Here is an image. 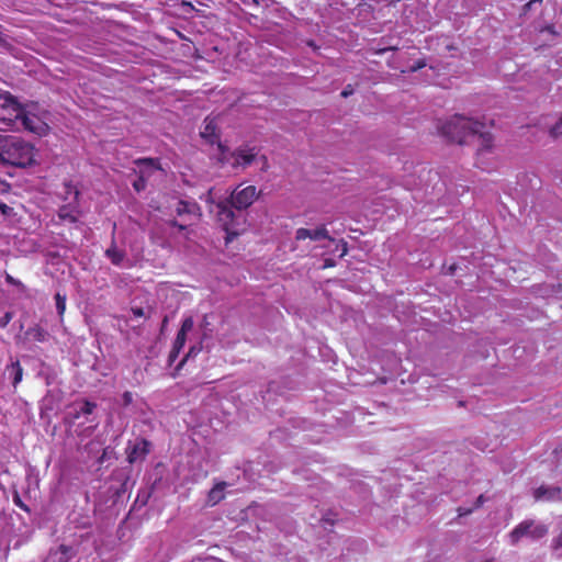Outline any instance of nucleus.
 Wrapping results in <instances>:
<instances>
[{
	"label": "nucleus",
	"instance_id": "obj_1",
	"mask_svg": "<svg viewBox=\"0 0 562 562\" xmlns=\"http://www.w3.org/2000/svg\"><path fill=\"white\" fill-rule=\"evenodd\" d=\"M484 124L472 121L465 116L454 115L440 127V134L451 143L464 144L472 139L476 144V166L482 170H488L485 156L492 154L493 135L484 131Z\"/></svg>",
	"mask_w": 562,
	"mask_h": 562
},
{
	"label": "nucleus",
	"instance_id": "obj_2",
	"mask_svg": "<svg viewBox=\"0 0 562 562\" xmlns=\"http://www.w3.org/2000/svg\"><path fill=\"white\" fill-rule=\"evenodd\" d=\"M0 162L25 168L35 162L34 146L15 135H0Z\"/></svg>",
	"mask_w": 562,
	"mask_h": 562
},
{
	"label": "nucleus",
	"instance_id": "obj_3",
	"mask_svg": "<svg viewBox=\"0 0 562 562\" xmlns=\"http://www.w3.org/2000/svg\"><path fill=\"white\" fill-rule=\"evenodd\" d=\"M217 220L226 233L225 241L231 243L243 231L245 217L241 212H237L228 200L221 201L216 205Z\"/></svg>",
	"mask_w": 562,
	"mask_h": 562
},
{
	"label": "nucleus",
	"instance_id": "obj_4",
	"mask_svg": "<svg viewBox=\"0 0 562 562\" xmlns=\"http://www.w3.org/2000/svg\"><path fill=\"white\" fill-rule=\"evenodd\" d=\"M548 533V527L542 524H536L532 519H526L518 524L509 533L512 544L528 536L533 540L541 539Z\"/></svg>",
	"mask_w": 562,
	"mask_h": 562
},
{
	"label": "nucleus",
	"instance_id": "obj_5",
	"mask_svg": "<svg viewBox=\"0 0 562 562\" xmlns=\"http://www.w3.org/2000/svg\"><path fill=\"white\" fill-rule=\"evenodd\" d=\"M258 198L255 186H248L243 189L237 187L227 199L237 212L247 210Z\"/></svg>",
	"mask_w": 562,
	"mask_h": 562
},
{
	"label": "nucleus",
	"instance_id": "obj_6",
	"mask_svg": "<svg viewBox=\"0 0 562 562\" xmlns=\"http://www.w3.org/2000/svg\"><path fill=\"white\" fill-rule=\"evenodd\" d=\"M231 156L233 158V161L231 162V166L233 168L246 169L250 165H252L255 162V160L257 159L258 150L256 147H249V146L245 145V146H239V147L235 148L231 153Z\"/></svg>",
	"mask_w": 562,
	"mask_h": 562
},
{
	"label": "nucleus",
	"instance_id": "obj_7",
	"mask_svg": "<svg viewBox=\"0 0 562 562\" xmlns=\"http://www.w3.org/2000/svg\"><path fill=\"white\" fill-rule=\"evenodd\" d=\"M14 117L21 122L24 130L34 134L42 135L47 128V125L37 115L26 112L24 108L14 114Z\"/></svg>",
	"mask_w": 562,
	"mask_h": 562
},
{
	"label": "nucleus",
	"instance_id": "obj_8",
	"mask_svg": "<svg viewBox=\"0 0 562 562\" xmlns=\"http://www.w3.org/2000/svg\"><path fill=\"white\" fill-rule=\"evenodd\" d=\"M151 443L145 438L138 439L133 446H128L126 449L127 461L133 464L138 460H144L150 452Z\"/></svg>",
	"mask_w": 562,
	"mask_h": 562
},
{
	"label": "nucleus",
	"instance_id": "obj_9",
	"mask_svg": "<svg viewBox=\"0 0 562 562\" xmlns=\"http://www.w3.org/2000/svg\"><path fill=\"white\" fill-rule=\"evenodd\" d=\"M307 238L312 240L328 239L329 241H335V239L328 234V231L325 225H321L315 229H307L303 227L296 229V240H305Z\"/></svg>",
	"mask_w": 562,
	"mask_h": 562
},
{
	"label": "nucleus",
	"instance_id": "obj_10",
	"mask_svg": "<svg viewBox=\"0 0 562 562\" xmlns=\"http://www.w3.org/2000/svg\"><path fill=\"white\" fill-rule=\"evenodd\" d=\"M80 207L79 203L68 202L61 206H59L57 211V216L63 223L76 224L79 221L80 216Z\"/></svg>",
	"mask_w": 562,
	"mask_h": 562
},
{
	"label": "nucleus",
	"instance_id": "obj_11",
	"mask_svg": "<svg viewBox=\"0 0 562 562\" xmlns=\"http://www.w3.org/2000/svg\"><path fill=\"white\" fill-rule=\"evenodd\" d=\"M200 135L210 145H215L221 142L218 126L214 117L207 116L204 120V125Z\"/></svg>",
	"mask_w": 562,
	"mask_h": 562
},
{
	"label": "nucleus",
	"instance_id": "obj_12",
	"mask_svg": "<svg viewBox=\"0 0 562 562\" xmlns=\"http://www.w3.org/2000/svg\"><path fill=\"white\" fill-rule=\"evenodd\" d=\"M201 209L196 202H189L184 200H180L176 207V214L178 216L183 215H196L201 216Z\"/></svg>",
	"mask_w": 562,
	"mask_h": 562
},
{
	"label": "nucleus",
	"instance_id": "obj_13",
	"mask_svg": "<svg viewBox=\"0 0 562 562\" xmlns=\"http://www.w3.org/2000/svg\"><path fill=\"white\" fill-rule=\"evenodd\" d=\"M105 257L110 259L112 265L121 266L125 259V252L116 247L114 238L112 239L111 246L105 250Z\"/></svg>",
	"mask_w": 562,
	"mask_h": 562
},
{
	"label": "nucleus",
	"instance_id": "obj_14",
	"mask_svg": "<svg viewBox=\"0 0 562 562\" xmlns=\"http://www.w3.org/2000/svg\"><path fill=\"white\" fill-rule=\"evenodd\" d=\"M561 490L559 487L540 486L535 490L533 496L536 501L559 498Z\"/></svg>",
	"mask_w": 562,
	"mask_h": 562
},
{
	"label": "nucleus",
	"instance_id": "obj_15",
	"mask_svg": "<svg viewBox=\"0 0 562 562\" xmlns=\"http://www.w3.org/2000/svg\"><path fill=\"white\" fill-rule=\"evenodd\" d=\"M0 100L2 101V108L11 109L14 112V114H16L19 111L21 112V110L24 108L18 101L16 97L11 94L10 92H4L0 94Z\"/></svg>",
	"mask_w": 562,
	"mask_h": 562
},
{
	"label": "nucleus",
	"instance_id": "obj_16",
	"mask_svg": "<svg viewBox=\"0 0 562 562\" xmlns=\"http://www.w3.org/2000/svg\"><path fill=\"white\" fill-rule=\"evenodd\" d=\"M225 487H226L225 482H220V483L215 484L214 487L211 488V491L207 494V502L211 505H216L217 503H220L225 497V495H224Z\"/></svg>",
	"mask_w": 562,
	"mask_h": 562
},
{
	"label": "nucleus",
	"instance_id": "obj_17",
	"mask_svg": "<svg viewBox=\"0 0 562 562\" xmlns=\"http://www.w3.org/2000/svg\"><path fill=\"white\" fill-rule=\"evenodd\" d=\"M80 192L71 181L64 182V200L68 202L79 203Z\"/></svg>",
	"mask_w": 562,
	"mask_h": 562
},
{
	"label": "nucleus",
	"instance_id": "obj_18",
	"mask_svg": "<svg viewBox=\"0 0 562 562\" xmlns=\"http://www.w3.org/2000/svg\"><path fill=\"white\" fill-rule=\"evenodd\" d=\"M7 371L10 372V374L13 376L12 384L14 387L22 381L23 378V368L19 360L12 362L10 366L7 367Z\"/></svg>",
	"mask_w": 562,
	"mask_h": 562
},
{
	"label": "nucleus",
	"instance_id": "obj_19",
	"mask_svg": "<svg viewBox=\"0 0 562 562\" xmlns=\"http://www.w3.org/2000/svg\"><path fill=\"white\" fill-rule=\"evenodd\" d=\"M26 336L31 337L34 341L44 342L47 339L48 333L42 326L35 325L26 330Z\"/></svg>",
	"mask_w": 562,
	"mask_h": 562
},
{
	"label": "nucleus",
	"instance_id": "obj_20",
	"mask_svg": "<svg viewBox=\"0 0 562 562\" xmlns=\"http://www.w3.org/2000/svg\"><path fill=\"white\" fill-rule=\"evenodd\" d=\"M215 145L217 146V149H218V157H217L218 164L231 165V162L233 161V158L231 156L232 151L228 149V147L226 145H224L222 142H220Z\"/></svg>",
	"mask_w": 562,
	"mask_h": 562
},
{
	"label": "nucleus",
	"instance_id": "obj_21",
	"mask_svg": "<svg viewBox=\"0 0 562 562\" xmlns=\"http://www.w3.org/2000/svg\"><path fill=\"white\" fill-rule=\"evenodd\" d=\"M135 165L138 167H146L150 171L160 169V166L158 164L157 159L154 158H138L134 161Z\"/></svg>",
	"mask_w": 562,
	"mask_h": 562
},
{
	"label": "nucleus",
	"instance_id": "obj_22",
	"mask_svg": "<svg viewBox=\"0 0 562 562\" xmlns=\"http://www.w3.org/2000/svg\"><path fill=\"white\" fill-rule=\"evenodd\" d=\"M95 407H97V404H95V403H93V402H90V401L86 400V401H83V404H82V406H81L80 411H79V412H77V413L75 414V416H74V417L77 419V418H79L81 415H90V414H92V413H93V411L95 409Z\"/></svg>",
	"mask_w": 562,
	"mask_h": 562
},
{
	"label": "nucleus",
	"instance_id": "obj_23",
	"mask_svg": "<svg viewBox=\"0 0 562 562\" xmlns=\"http://www.w3.org/2000/svg\"><path fill=\"white\" fill-rule=\"evenodd\" d=\"M201 351V346H192L190 347L189 351L187 352V355L182 358V360L177 364L176 367V372H179L184 363L187 362V360L191 357H195L199 352Z\"/></svg>",
	"mask_w": 562,
	"mask_h": 562
},
{
	"label": "nucleus",
	"instance_id": "obj_24",
	"mask_svg": "<svg viewBox=\"0 0 562 562\" xmlns=\"http://www.w3.org/2000/svg\"><path fill=\"white\" fill-rule=\"evenodd\" d=\"M56 310L59 317H63L66 311V295L57 292L55 294Z\"/></svg>",
	"mask_w": 562,
	"mask_h": 562
},
{
	"label": "nucleus",
	"instance_id": "obj_25",
	"mask_svg": "<svg viewBox=\"0 0 562 562\" xmlns=\"http://www.w3.org/2000/svg\"><path fill=\"white\" fill-rule=\"evenodd\" d=\"M425 66H426V60L420 58V59L415 60L412 64H408L405 68H402L401 71L402 72H415V71L424 68Z\"/></svg>",
	"mask_w": 562,
	"mask_h": 562
},
{
	"label": "nucleus",
	"instance_id": "obj_26",
	"mask_svg": "<svg viewBox=\"0 0 562 562\" xmlns=\"http://www.w3.org/2000/svg\"><path fill=\"white\" fill-rule=\"evenodd\" d=\"M146 172H147L146 170H140L139 177L137 178V180H135L133 182V188L135 189V191L140 192V191L145 190V188H146L145 173Z\"/></svg>",
	"mask_w": 562,
	"mask_h": 562
},
{
	"label": "nucleus",
	"instance_id": "obj_27",
	"mask_svg": "<svg viewBox=\"0 0 562 562\" xmlns=\"http://www.w3.org/2000/svg\"><path fill=\"white\" fill-rule=\"evenodd\" d=\"M13 312L0 310V328H4L13 318Z\"/></svg>",
	"mask_w": 562,
	"mask_h": 562
},
{
	"label": "nucleus",
	"instance_id": "obj_28",
	"mask_svg": "<svg viewBox=\"0 0 562 562\" xmlns=\"http://www.w3.org/2000/svg\"><path fill=\"white\" fill-rule=\"evenodd\" d=\"M12 501L16 507L24 510L25 513H30V507L22 501L20 494L18 492H14L12 495Z\"/></svg>",
	"mask_w": 562,
	"mask_h": 562
},
{
	"label": "nucleus",
	"instance_id": "obj_29",
	"mask_svg": "<svg viewBox=\"0 0 562 562\" xmlns=\"http://www.w3.org/2000/svg\"><path fill=\"white\" fill-rule=\"evenodd\" d=\"M550 135L553 138L562 136V115L559 117V121L550 128Z\"/></svg>",
	"mask_w": 562,
	"mask_h": 562
},
{
	"label": "nucleus",
	"instance_id": "obj_30",
	"mask_svg": "<svg viewBox=\"0 0 562 562\" xmlns=\"http://www.w3.org/2000/svg\"><path fill=\"white\" fill-rule=\"evenodd\" d=\"M193 326H194L193 318L191 316H189L182 321V324H181V327L179 330H183L184 333L188 334L189 331L192 330Z\"/></svg>",
	"mask_w": 562,
	"mask_h": 562
},
{
	"label": "nucleus",
	"instance_id": "obj_31",
	"mask_svg": "<svg viewBox=\"0 0 562 562\" xmlns=\"http://www.w3.org/2000/svg\"><path fill=\"white\" fill-rule=\"evenodd\" d=\"M0 213L4 217H10L14 214L13 207L9 206L8 204L0 201Z\"/></svg>",
	"mask_w": 562,
	"mask_h": 562
},
{
	"label": "nucleus",
	"instance_id": "obj_32",
	"mask_svg": "<svg viewBox=\"0 0 562 562\" xmlns=\"http://www.w3.org/2000/svg\"><path fill=\"white\" fill-rule=\"evenodd\" d=\"M58 550L64 555L63 562H68V560L70 559L71 547L66 546V544H60Z\"/></svg>",
	"mask_w": 562,
	"mask_h": 562
},
{
	"label": "nucleus",
	"instance_id": "obj_33",
	"mask_svg": "<svg viewBox=\"0 0 562 562\" xmlns=\"http://www.w3.org/2000/svg\"><path fill=\"white\" fill-rule=\"evenodd\" d=\"M541 4L542 3V0H530L529 2H527L524 7H522V14H527L535 4Z\"/></svg>",
	"mask_w": 562,
	"mask_h": 562
},
{
	"label": "nucleus",
	"instance_id": "obj_34",
	"mask_svg": "<svg viewBox=\"0 0 562 562\" xmlns=\"http://www.w3.org/2000/svg\"><path fill=\"white\" fill-rule=\"evenodd\" d=\"M181 350H177V349H173L171 348L170 352H169V356H168V366H172V363L177 360V358L179 357V353H180Z\"/></svg>",
	"mask_w": 562,
	"mask_h": 562
},
{
	"label": "nucleus",
	"instance_id": "obj_35",
	"mask_svg": "<svg viewBox=\"0 0 562 562\" xmlns=\"http://www.w3.org/2000/svg\"><path fill=\"white\" fill-rule=\"evenodd\" d=\"M181 350H177V349H173L171 348L170 352H169V356H168V366H172V363L177 360V358L179 357V353H180Z\"/></svg>",
	"mask_w": 562,
	"mask_h": 562
},
{
	"label": "nucleus",
	"instance_id": "obj_36",
	"mask_svg": "<svg viewBox=\"0 0 562 562\" xmlns=\"http://www.w3.org/2000/svg\"><path fill=\"white\" fill-rule=\"evenodd\" d=\"M337 248H339L341 250L340 257H344V256L347 255V252H348V244H347V241L345 239L338 240Z\"/></svg>",
	"mask_w": 562,
	"mask_h": 562
},
{
	"label": "nucleus",
	"instance_id": "obj_37",
	"mask_svg": "<svg viewBox=\"0 0 562 562\" xmlns=\"http://www.w3.org/2000/svg\"><path fill=\"white\" fill-rule=\"evenodd\" d=\"M122 401L124 406H128L133 402V394L130 391H125L122 395Z\"/></svg>",
	"mask_w": 562,
	"mask_h": 562
},
{
	"label": "nucleus",
	"instance_id": "obj_38",
	"mask_svg": "<svg viewBox=\"0 0 562 562\" xmlns=\"http://www.w3.org/2000/svg\"><path fill=\"white\" fill-rule=\"evenodd\" d=\"M167 224L170 225L171 227H177L179 231L187 229V225L179 223L177 220H170L167 222Z\"/></svg>",
	"mask_w": 562,
	"mask_h": 562
},
{
	"label": "nucleus",
	"instance_id": "obj_39",
	"mask_svg": "<svg viewBox=\"0 0 562 562\" xmlns=\"http://www.w3.org/2000/svg\"><path fill=\"white\" fill-rule=\"evenodd\" d=\"M131 312L134 315V317H143V316H145V312H144L143 307H137V306L136 307H132Z\"/></svg>",
	"mask_w": 562,
	"mask_h": 562
},
{
	"label": "nucleus",
	"instance_id": "obj_40",
	"mask_svg": "<svg viewBox=\"0 0 562 562\" xmlns=\"http://www.w3.org/2000/svg\"><path fill=\"white\" fill-rule=\"evenodd\" d=\"M11 190V186L5 181H0V193H8Z\"/></svg>",
	"mask_w": 562,
	"mask_h": 562
},
{
	"label": "nucleus",
	"instance_id": "obj_41",
	"mask_svg": "<svg viewBox=\"0 0 562 562\" xmlns=\"http://www.w3.org/2000/svg\"><path fill=\"white\" fill-rule=\"evenodd\" d=\"M5 281H7V283L12 284V285H21V282L19 280L14 279L11 274L5 276Z\"/></svg>",
	"mask_w": 562,
	"mask_h": 562
},
{
	"label": "nucleus",
	"instance_id": "obj_42",
	"mask_svg": "<svg viewBox=\"0 0 562 562\" xmlns=\"http://www.w3.org/2000/svg\"><path fill=\"white\" fill-rule=\"evenodd\" d=\"M353 93V90L351 88L350 85H348L342 91H341V97L342 98H348L349 95H351Z\"/></svg>",
	"mask_w": 562,
	"mask_h": 562
},
{
	"label": "nucleus",
	"instance_id": "obj_43",
	"mask_svg": "<svg viewBox=\"0 0 562 562\" xmlns=\"http://www.w3.org/2000/svg\"><path fill=\"white\" fill-rule=\"evenodd\" d=\"M336 262L331 258H327L324 260L323 269L335 267Z\"/></svg>",
	"mask_w": 562,
	"mask_h": 562
},
{
	"label": "nucleus",
	"instance_id": "obj_44",
	"mask_svg": "<svg viewBox=\"0 0 562 562\" xmlns=\"http://www.w3.org/2000/svg\"><path fill=\"white\" fill-rule=\"evenodd\" d=\"M176 338L186 345L187 333H184L183 330H178Z\"/></svg>",
	"mask_w": 562,
	"mask_h": 562
},
{
	"label": "nucleus",
	"instance_id": "obj_45",
	"mask_svg": "<svg viewBox=\"0 0 562 562\" xmlns=\"http://www.w3.org/2000/svg\"><path fill=\"white\" fill-rule=\"evenodd\" d=\"M484 502H485V497H484V495H483V494H481V495L476 498V501H475V503H474V508H479V507H481V506L484 504Z\"/></svg>",
	"mask_w": 562,
	"mask_h": 562
},
{
	"label": "nucleus",
	"instance_id": "obj_46",
	"mask_svg": "<svg viewBox=\"0 0 562 562\" xmlns=\"http://www.w3.org/2000/svg\"><path fill=\"white\" fill-rule=\"evenodd\" d=\"M183 347H184V344L176 338L172 344V348L177 349V350H182Z\"/></svg>",
	"mask_w": 562,
	"mask_h": 562
},
{
	"label": "nucleus",
	"instance_id": "obj_47",
	"mask_svg": "<svg viewBox=\"0 0 562 562\" xmlns=\"http://www.w3.org/2000/svg\"><path fill=\"white\" fill-rule=\"evenodd\" d=\"M393 49H395V47H394V46H389V47L379 48V49H373V48H372V50H373V53H374V54H382V53H385V52H387V50H393Z\"/></svg>",
	"mask_w": 562,
	"mask_h": 562
},
{
	"label": "nucleus",
	"instance_id": "obj_48",
	"mask_svg": "<svg viewBox=\"0 0 562 562\" xmlns=\"http://www.w3.org/2000/svg\"><path fill=\"white\" fill-rule=\"evenodd\" d=\"M562 547V536H559L557 539H554V549H559Z\"/></svg>",
	"mask_w": 562,
	"mask_h": 562
},
{
	"label": "nucleus",
	"instance_id": "obj_49",
	"mask_svg": "<svg viewBox=\"0 0 562 562\" xmlns=\"http://www.w3.org/2000/svg\"><path fill=\"white\" fill-rule=\"evenodd\" d=\"M473 509H463V508H459L458 512H459V516H464V515H469L472 513Z\"/></svg>",
	"mask_w": 562,
	"mask_h": 562
},
{
	"label": "nucleus",
	"instance_id": "obj_50",
	"mask_svg": "<svg viewBox=\"0 0 562 562\" xmlns=\"http://www.w3.org/2000/svg\"><path fill=\"white\" fill-rule=\"evenodd\" d=\"M306 44H307L308 46L313 47L314 49H316V48H317V47H316V45H315V43H314L312 40L307 41V42H306Z\"/></svg>",
	"mask_w": 562,
	"mask_h": 562
},
{
	"label": "nucleus",
	"instance_id": "obj_51",
	"mask_svg": "<svg viewBox=\"0 0 562 562\" xmlns=\"http://www.w3.org/2000/svg\"><path fill=\"white\" fill-rule=\"evenodd\" d=\"M4 46V38L0 37V47Z\"/></svg>",
	"mask_w": 562,
	"mask_h": 562
}]
</instances>
